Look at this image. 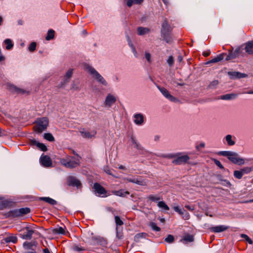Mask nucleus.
Segmentation results:
<instances>
[{"instance_id": "f257e3e1", "label": "nucleus", "mask_w": 253, "mask_h": 253, "mask_svg": "<svg viewBox=\"0 0 253 253\" xmlns=\"http://www.w3.org/2000/svg\"><path fill=\"white\" fill-rule=\"evenodd\" d=\"M165 158H173L172 163L176 165L186 164L190 160L189 156L184 153H177L175 154H169L163 156Z\"/></svg>"}, {"instance_id": "f03ea898", "label": "nucleus", "mask_w": 253, "mask_h": 253, "mask_svg": "<svg viewBox=\"0 0 253 253\" xmlns=\"http://www.w3.org/2000/svg\"><path fill=\"white\" fill-rule=\"evenodd\" d=\"M220 154L223 156L226 157L234 164L242 165L245 163V160L240 157L236 152L229 151H224L220 152Z\"/></svg>"}, {"instance_id": "7ed1b4c3", "label": "nucleus", "mask_w": 253, "mask_h": 253, "mask_svg": "<svg viewBox=\"0 0 253 253\" xmlns=\"http://www.w3.org/2000/svg\"><path fill=\"white\" fill-rule=\"evenodd\" d=\"M60 163L67 168H74L80 164V157L78 155L71 157L67 155L65 158L60 159Z\"/></svg>"}, {"instance_id": "20e7f679", "label": "nucleus", "mask_w": 253, "mask_h": 253, "mask_svg": "<svg viewBox=\"0 0 253 253\" xmlns=\"http://www.w3.org/2000/svg\"><path fill=\"white\" fill-rule=\"evenodd\" d=\"M36 125L34 126V130L38 133H41L45 130L48 125V119L46 117L39 118L37 120Z\"/></svg>"}, {"instance_id": "39448f33", "label": "nucleus", "mask_w": 253, "mask_h": 253, "mask_svg": "<svg viewBox=\"0 0 253 253\" xmlns=\"http://www.w3.org/2000/svg\"><path fill=\"white\" fill-rule=\"evenodd\" d=\"M84 69L92 75L98 82L104 85H106L107 83L104 78L94 68L88 64H85L84 66Z\"/></svg>"}, {"instance_id": "423d86ee", "label": "nucleus", "mask_w": 253, "mask_h": 253, "mask_svg": "<svg viewBox=\"0 0 253 253\" xmlns=\"http://www.w3.org/2000/svg\"><path fill=\"white\" fill-rule=\"evenodd\" d=\"M243 50V48H242V46H241L236 48L234 51L232 50H229V54L227 55L226 60H229L230 59H235L239 57L240 56H243L244 55L242 51Z\"/></svg>"}, {"instance_id": "0eeeda50", "label": "nucleus", "mask_w": 253, "mask_h": 253, "mask_svg": "<svg viewBox=\"0 0 253 253\" xmlns=\"http://www.w3.org/2000/svg\"><path fill=\"white\" fill-rule=\"evenodd\" d=\"M67 182L68 185L76 186L78 188H81V182L74 176H69L67 177Z\"/></svg>"}, {"instance_id": "6e6552de", "label": "nucleus", "mask_w": 253, "mask_h": 253, "mask_svg": "<svg viewBox=\"0 0 253 253\" xmlns=\"http://www.w3.org/2000/svg\"><path fill=\"white\" fill-rule=\"evenodd\" d=\"M80 132L81 134L82 137L85 138H91L94 137L96 134V131L92 130L91 131H88L84 128H82L80 130Z\"/></svg>"}, {"instance_id": "1a4fd4ad", "label": "nucleus", "mask_w": 253, "mask_h": 253, "mask_svg": "<svg viewBox=\"0 0 253 253\" xmlns=\"http://www.w3.org/2000/svg\"><path fill=\"white\" fill-rule=\"evenodd\" d=\"M159 89L160 92L162 93V94L168 99L172 102H176L177 101V99L171 95L169 92L164 87H159Z\"/></svg>"}, {"instance_id": "9d476101", "label": "nucleus", "mask_w": 253, "mask_h": 253, "mask_svg": "<svg viewBox=\"0 0 253 253\" xmlns=\"http://www.w3.org/2000/svg\"><path fill=\"white\" fill-rule=\"evenodd\" d=\"M173 210L178 213L184 220H188L190 218L189 213L185 210L180 209L178 206H174Z\"/></svg>"}, {"instance_id": "9b49d317", "label": "nucleus", "mask_w": 253, "mask_h": 253, "mask_svg": "<svg viewBox=\"0 0 253 253\" xmlns=\"http://www.w3.org/2000/svg\"><path fill=\"white\" fill-rule=\"evenodd\" d=\"M117 100L116 96L111 93L108 94L104 102L105 105L109 107H110L114 103L116 102Z\"/></svg>"}, {"instance_id": "f8f14e48", "label": "nucleus", "mask_w": 253, "mask_h": 253, "mask_svg": "<svg viewBox=\"0 0 253 253\" xmlns=\"http://www.w3.org/2000/svg\"><path fill=\"white\" fill-rule=\"evenodd\" d=\"M133 122L136 125L142 126L144 122V117L141 113H136L133 115Z\"/></svg>"}, {"instance_id": "ddd939ff", "label": "nucleus", "mask_w": 253, "mask_h": 253, "mask_svg": "<svg viewBox=\"0 0 253 253\" xmlns=\"http://www.w3.org/2000/svg\"><path fill=\"white\" fill-rule=\"evenodd\" d=\"M40 162L44 167H49L52 165V161L49 157L42 155L40 158Z\"/></svg>"}, {"instance_id": "4468645a", "label": "nucleus", "mask_w": 253, "mask_h": 253, "mask_svg": "<svg viewBox=\"0 0 253 253\" xmlns=\"http://www.w3.org/2000/svg\"><path fill=\"white\" fill-rule=\"evenodd\" d=\"M26 232L19 234L20 237L24 239L30 240L34 232V230L28 227L25 228Z\"/></svg>"}, {"instance_id": "2eb2a0df", "label": "nucleus", "mask_w": 253, "mask_h": 253, "mask_svg": "<svg viewBox=\"0 0 253 253\" xmlns=\"http://www.w3.org/2000/svg\"><path fill=\"white\" fill-rule=\"evenodd\" d=\"M223 142L228 146H233L236 143V137L231 134H228L223 139Z\"/></svg>"}, {"instance_id": "dca6fc26", "label": "nucleus", "mask_w": 253, "mask_h": 253, "mask_svg": "<svg viewBox=\"0 0 253 253\" xmlns=\"http://www.w3.org/2000/svg\"><path fill=\"white\" fill-rule=\"evenodd\" d=\"M172 28L169 24L168 21L165 20L162 23L161 34L162 35H166V34H169L171 31Z\"/></svg>"}, {"instance_id": "f3484780", "label": "nucleus", "mask_w": 253, "mask_h": 253, "mask_svg": "<svg viewBox=\"0 0 253 253\" xmlns=\"http://www.w3.org/2000/svg\"><path fill=\"white\" fill-rule=\"evenodd\" d=\"M226 55V54L224 53L218 54L216 57H214L212 59L207 62L206 63V64L209 65L211 63H215L218 62L222 60L224 58V56Z\"/></svg>"}, {"instance_id": "a211bd4d", "label": "nucleus", "mask_w": 253, "mask_h": 253, "mask_svg": "<svg viewBox=\"0 0 253 253\" xmlns=\"http://www.w3.org/2000/svg\"><path fill=\"white\" fill-rule=\"evenodd\" d=\"M231 79H240L243 78L247 77V75L239 72H229L228 73Z\"/></svg>"}, {"instance_id": "6ab92c4d", "label": "nucleus", "mask_w": 253, "mask_h": 253, "mask_svg": "<svg viewBox=\"0 0 253 253\" xmlns=\"http://www.w3.org/2000/svg\"><path fill=\"white\" fill-rule=\"evenodd\" d=\"M94 189L99 195H102L104 196V195H105L106 193L105 189L101 185L97 183H95L94 184Z\"/></svg>"}, {"instance_id": "aec40b11", "label": "nucleus", "mask_w": 253, "mask_h": 253, "mask_svg": "<svg viewBox=\"0 0 253 253\" xmlns=\"http://www.w3.org/2000/svg\"><path fill=\"white\" fill-rule=\"evenodd\" d=\"M240 94H241V93H240ZM238 94H239V93L237 94V93H232L226 94L225 95L220 96V99H222V100H234V99H235L237 97Z\"/></svg>"}, {"instance_id": "412c9836", "label": "nucleus", "mask_w": 253, "mask_h": 253, "mask_svg": "<svg viewBox=\"0 0 253 253\" xmlns=\"http://www.w3.org/2000/svg\"><path fill=\"white\" fill-rule=\"evenodd\" d=\"M9 89L14 92L19 94H24L27 92V91L23 89L20 88L19 87H16L14 85H9Z\"/></svg>"}, {"instance_id": "4be33fe9", "label": "nucleus", "mask_w": 253, "mask_h": 253, "mask_svg": "<svg viewBox=\"0 0 253 253\" xmlns=\"http://www.w3.org/2000/svg\"><path fill=\"white\" fill-rule=\"evenodd\" d=\"M244 49L249 54H253V42H249L245 44Z\"/></svg>"}, {"instance_id": "5701e85b", "label": "nucleus", "mask_w": 253, "mask_h": 253, "mask_svg": "<svg viewBox=\"0 0 253 253\" xmlns=\"http://www.w3.org/2000/svg\"><path fill=\"white\" fill-rule=\"evenodd\" d=\"M228 229V227L225 225H219L213 226L211 228V230L214 233L223 232Z\"/></svg>"}, {"instance_id": "b1692460", "label": "nucleus", "mask_w": 253, "mask_h": 253, "mask_svg": "<svg viewBox=\"0 0 253 253\" xmlns=\"http://www.w3.org/2000/svg\"><path fill=\"white\" fill-rule=\"evenodd\" d=\"M126 180L127 182H132L134 183H136L139 185H145V182L143 180H140L138 179L137 178H133V177H128L126 178Z\"/></svg>"}, {"instance_id": "393cba45", "label": "nucleus", "mask_w": 253, "mask_h": 253, "mask_svg": "<svg viewBox=\"0 0 253 253\" xmlns=\"http://www.w3.org/2000/svg\"><path fill=\"white\" fill-rule=\"evenodd\" d=\"M194 241L193 236L187 234H185L183 238L181 240V242L183 243H187L189 242H192Z\"/></svg>"}, {"instance_id": "a878e982", "label": "nucleus", "mask_w": 253, "mask_h": 253, "mask_svg": "<svg viewBox=\"0 0 253 253\" xmlns=\"http://www.w3.org/2000/svg\"><path fill=\"white\" fill-rule=\"evenodd\" d=\"M112 193L116 196L120 197H125L126 195H129V192L121 189L117 191H113Z\"/></svg>"}, {"instance_id": "bb28decb", "label": "nucleus", "mask_w": 253, "mask_h": 253, "mask_svg": "<svg viewBox=\"0 0 253 253\" xmlns=\"http://www.w3.org/2000/svg\"><path fill=\"white\" fill-rule=\"evenodd\" d=\"M115 222H116V224L117 225V227H116L117 236H119V226L122 225L124 224V223H123V221L120 219V217L118 216H115Z\"/></svg>"}, {"instance_id": "cd10ccee", "label": "nucleus", "mask_w": 253, "mask_h": 253, "mask_svg": "<svg viewBox=\"0 0 253 253\" xmlns=\"http://www.w3.org/2000/svg\"><path fill=\"white\" fill-rule=\"evenodd\" d=\"M8 216L13 218L20 217V215L19 209L12 210L8 212Z\"/></svg>"}, {"instance_id": "c85d7f7f", "label": "nucleus", "mask_w": 253, "mask_h": 253, "mask_svg": "<svg viewBox=\"0 0 253 253\" xmlns=\"http://www.w3.org/2000/svg\"><path fill=\"white\" fill-rule=\"evenodd\" d=\"M32 143L33 144L36 145L38 148H39L42 151H46L47 150V148L46 146L43 143H39L37 142L35 140H33L32 141Z\"/></svg>"}, {"instance_id": "c756f323", "label": "nucleus", "mask_w": 253, "mask_h": 253, "mask_svg": "<svg viewBox=\"0 0 253 253\" xmlns=\"http://www.w3.org/2000/svg\"><path fill=\"white\" fill-rule=\"evenodd\" d=\"M53 233L54 234L65 235L66 234L65 228L62 227L55 228L53 229Z\"/></svg>"}, {"instance_id": "7c9ffc66", "label": "nucleus", "mask_w": 253, "mask_h": 253, "mask_svg": "<svg viewBox=\"0 0 253 253\" xmlns=\"http://www.w3.org/2000/svg\"><path fill=\"white\" fill-rule=\"evenodd\" d=\"M149 32V29L147 28L140 27L137 28V32L139 35H144L145 34L148 33Z\"/></svg>"}, {"instance_id": "2f4dec72", "label": "nucleus", "mask_w": 253, "mask_h": 253, "mask_svg": "<svg viewBox=\"0 0 253 253\" xmlns=\"http://www.w3.org/2000/svg\"><path fill=\"white\" fill-rule=\"evenodd\" d=\"M148 199L152 202H157L158 201L162 199V197L161 196L158 195H150L148 196Z\"/></svg>"}, {"instance_id": "473e14b6", "label": "nucleus", "mask_w": 253, "mask_h": 253, "mask_svg": "<svg viewBox=\"0 0 253 253\" xmlns=\"http://www.w3.org/2000/svg\"><path fill=\"white\" fill-rule=\"evenodd\" d=\"M4 240L6 243L12 242L13 243H15L17 242V238L15 236L11 235L6 237L4 239Z\"/></svg>"}, {"instance_id": "72a5a7b5", "label": "nucleus", "mask_w": 253, "mask_h": 253, "mask_svg": "<svg viewBox=\"0 0 253 253\" xmlns=\"http://www.w3.org/2000/svg\"><path fill=\"white\" fill-rule=\"evenodd\" d=\"M72 74H73V70L72 69H69L67 71V72H66L65 76V78L66 79L64 81V84H63V85L64 84H65L69 82V79L72 77Z\"/></svg>"}, {"instance_id": "f704fd0d", "label": "nucleus", "mask_w": 253, "mask_h": 253, "mask_svg": "<svg viewBox=\"0 0 253 253\" xmlns=\"http://www.w3.org/2000/svg\"><path fill=\"white\" fill-rule=\"evenodd\" d=\"M40 199L41 200L44 201L45 202L48 203L51 205H55L57 203L55 200L49 197H42Z\"/></svg>"}, {"instance_id": "c9c22d12", "label": "nucleus", "mask_w": 253, "mask_h": 253, "mask_svg": "<svg viewBox=\"0 0 253 253\" xmlns=\"http://www.w3.org/2000/svg\"><path fill=\"white\" fill-rule=\"evenodd\" d=\"M20 217H22L25 214L29 213L30 212V209L28 208H24L19 209Z\"/></svg>"}, {"instance_id": "e433bc0d", "label": "nucleus", "mask_w": 253, "mask_h": 253, "mask_svg": "<svg viewBox=\"0 0 253 253\" xmlns=\"http://www.w3.org/2000/svg\"><path fill=\"white\" fill-rule=\"evenodd\" d=\"M143 1V0H127L126 4L128 7L131 6L134 4H140Z\"/></svg>"}, {"instance_id": "4c0bfd02", "label": "nucleus", "mask_w": 253, "mask_h": 253, "mask_svg": "<svg viewBox=\"0 0 253 253\" xmlns=\"http://www.w3.org/2000/svg\"><path fill=\"white\" fill-rule=\"evenodd\" d=\"M146 235V234L145 233H140L137 234L134 236V240L135 242H139L140 241L141 239L145 238Z\"/></svg>"}, {"instance_id": "58836bf2", "label": "nucleus", "mask_w": 253, "mask_h": 253, "mask_svg": "<svg viewBox=\"0 0 253 253\" xmlns=\"http://www.w3.org/2000/svg\"><path fill=\"white\" fill-rule=\"evenodd\" d=\"M4 42L6 44V49L7 50L11 49L13 46L11 40L9 39L5 40Z\"/></svg>"}, {"instance_id": "ea45409f", "label": "nucleus", "mask_w": 253, "mask_h": 253, "mask_svg": "<svg viewBox=\"0 0 253 253\" xmlns=\"http://www.w3.org/2000/svg\"><path fill=\"white\" fill-rule=\"evenodd\" d=\"M157 206L159 208L163 209L166 211H168L169 209V206L164 201L159 202Z\"/></svg>"}, {"instance_id": "a19ab883", "label": "nucleus", "mask_w": 253, "mask_h": 253, "mask_svg": "<svg viewBox=\"0 0 253 253\" xmlns=\"http://www.w3.org/2000/svg\"><path fill=\"white\" fill-rule=\"evenodd\" d=\"M131 140L133 143V147L138 150H142V146L137 142L136 140L133 137H131Z\"/></svg>"}, {"instance_id": "79ce46f5", "label": "nucleus", "mask_w": 253, "mask_h": 253, "mask_svg": "<svg viewBox=\"0 0 253 253\" xmlns=\"http://www.w3.org/2000/svg\"><path fill=\"white\" fill-rule=\"evenodd\" d=\"M240 170L244 175L250 173L253 170V168L251 167H247L241 169Z\"/></svg>"}, {"instance_id": "37998d69", "label": "nucleus", "mask_w": 253, "mask_h": 253, "mask_svg": "<svg viewBox=\"0 0 253 253\" xmlns=\"http://www.w3.org/2000/svg\"><path fill=\"white\" fill-rule=\"evenodd\" d=\"M54 36V31L52 30H50L48 31L47 35L46 37V40H50L52 39Z\"/></svg>"}, {"instance_id": "c03bdc74", "label": "nucleus", "mask_w": 253, "mask_h": 253, "mask_svg": "<svg viewBox=\"0 0 253 253\" xmlns=\"http://www.w3.org/2000/svg\"><path fill=\"white\" fill-rule=\"evenodd\" d=\"M243 173L241 172V170H235L234 171V176L237 179H240L243 177Z\"/></svg>"}, {"instance_id": "a18cd8bd", "label": "nucleus", "mask_w": 253, "mask_h": 253, "mask_svg": "<svg viewBox=\"0 0 253 253\" xmlns=\"http://www.w3.org/2000/svg\"><path fill=\"white\" fill-rule=\"evenodd\" d=\"M44 138L49 141H53L54 140V137L50 133H44Z\"/></svg>"}, {"instance_id": "49530a36", "label": "nucleus", "mask_w": 253, "mask_h": 253, "mask_svg": "<svg viewBox=\"0 0 253 253\" xmlns=\"http://www.w3.org/2000/svg\"><path fill=\"white\" fill-rule=\"evenodd\" d=\"M34 244L31 242H24L23 244V247L25 250H31Z\"/></svg>"}, {"instance_id": "de8ad7c7", "label": "nucleus", "mask_w": 253, "mask_h": 253, "mask_svg": "<svg viewBox=\"0 0 253 253\" xmlns=\"http://www.w3.org/2000/svg\"><path fill=\"white\" fill-rule=\"evenodd\" d=\"M164 40L168 43L171 42L172 40L169 36V34H166V35H162Z\"/></svg>"}, {"instance_id": "09e8293b", "label": "nucleus", "mask_w": 253, "mask_h": 253, "mask_svg": "<svg viewBox=\"0 0 253 253\" xmlns=\"http://www.w3.org/2000/svg\"><path fill=\"white\" fill-rule=\"evenodd\" d=\"M241 236L242 238H244L249 244L251 245L253 244V242L252 239L250 238H249V237L248 235L243 234L241 235Z\"/></svg>"}, {"instance_id": "8fccbe9b", "label": "nucleus", "mask_w": 253, "mask_h": 253, "mask_svg": "<svg viewBox=\"0 0 253 253\" xmlns=\"http://www.w3.org/2000/svg\"><path fill=\"white\" fill-rule=\"evenodd\" d=\"M150 226L153 230L156 231H159L161 230L160 228L157 226L156 224L154 222H151Z\"/></svg>"}, {"instance_id": "3c124183", "label": "nucleus", "mask_w": 253, "mask_h": 253, "mask_svg": "<svg viewBox=\"0 0 253 253\" xmlns=\"http://www.w3.org/2000/svg\"><path fill=\"white\" fill-rule=\"evenodd\" d=\"M36 43L35 42H33L30 44L28 48L30 51L33 52L36 49Z\"/></svg>"}, {"instance_id": "603ef678", "label": "nucleus", "mask_w": 253, "mask_h": 253, "mask_svg": "<svg viewBox=\"0 0 253 253\" xmlns=\"http://www.w3.org/2000/svg\"><path fill=\"white\" fill-rule=\"evenodd\" d=\"M174 240V237L172 235H169L165 239V241L169 243H171Z\"/></svg>"}, {"instance_id": "864d4df0", "label": "nucleus", "mask_w": 253, "mask_h": 253, "mask_svg": "<svg viewBox=\"0 0 253 253\" xmlns=\"http://www.w3.org/2000/svg\"><path fill=\"white\" fill-rule=\"evenodd\" d=\"M213 162H214L215 164L218 166L220 169H223L224 167L221 164V163L219 161L216 160V159H213Z\"/></svg>"}, {"instance_id": "5fc2aeb1", "label": "nucleus", "mask_w": 253, "mask_h": 253, "mask_svg": "<svg viewBox=\"0 0 253 253\" xmlns=\"http://www.w3.org/2000/svg\"><path fill=\"white\" fill-rule=\"evenodd\" d=\"M167 63L170 66L173 65V64L174 63V60H173V58L172 56H169V57L168 59L167 60Z\"/></svg>"}, {"instance_id": "6e6d98bb", "label": "nucleus", "mask_w": 253, "mask_h": 253, "mask_svg": "<svg viewBox=\"0 0 253 253\" xmlns=\"http://www.w3.org/2000/svg\"><path fill=\"white\" fill-rule=\"evenodd\" d=\"M73 250L74 251H77V252H81V251H82L84 250V249L83 248H82L81 247L78 246H73Z\"/></svg>"}, {"instance_id": "4d7b16f0", "label": "nucleus", "mask_w": 253, "mask_h": 253, "mask_svg": "<svg viewBox=\"0 0 253 253\" xmlns=\"http://www.w3.org/2000/svg\"><path fill=\"white\" fill-rule=\"evenodd\" d=\"M145 57L149 63H150L151 62V55L149 53L146 52L145 53Z\"/></svg>"}, {"instance_id": "13d9d810", "label": "nucleus", "mask_w": 253, "mask_h": 253, "mask_svg": "<svg viewBox=\"0 0 253 253\" xmlns=\"http://www.w3.org/2000/svg\"><path fill=\"white\" fill-rule=\"evenodd\" d=\"M129 46L131 47L133 53L135 57L137 56L136 50L132 43H129Z\"/></svg>"}, {"instance_id": "bf43d9fd", "label": "nucleus", "mask_w": 253, "mask_h": 253, "mask_svg": "<svg viewBox=\"0 0 253 253\" xmlns=\"http://www.w3.org/2000/svg\"><path fill=\"white\" fill-rule=\"evenodd\" d=\"M205 147V143L203 142H201L198 145L196 146V148L197 150H199L200 149L203 148Z\"/></svg>"}, {"instance_id": "052dcab7", "label": "nucleus", "mask_w": 253, "mask_h": 253, "mask_svg": "<svg viewBox=\"0 0 253 253\" xmlns=\"http://www.w3.org/2000/svg\"><path fill=\"white\" fill-rule=\"evenodd\" d=\"M104 170L107 174L112 175H113L112 170L111 169H109L108 168H105Z\"/></svg>"}, {"instance_id": "680f3d73", "label": "nucleus", "mask_w": 253, "mask_h": 253, "mask_svg": "<svg viewBox=\"0 0 253 253\" xmlns=\"http://www.w3.org/2000/svg\"><path fill=\"white\" fill-rule=\"evenodd\" d=\"M185 208H186L187 209H188V210L189 211H192L194 210V207H191L190 206H189V205H185Z\"/></svg>"}, {"instance_id": "e2e57ef3", "label": "nucleus", "mask_w": 253, "mask_h": 253, "mask_svg": "<svg viewBox=\"0 0 253 253\" xmlns=\"http://www.w3.org/2000/svg\"><path fill=\"white\" fill-rule=\"evenodd\" d=\"M224 181L225 182V183L224 184L225 186H227L228 187H231V183L229 181H227V180H224Z\"/></svg>"}, {"instance_id": "0e129e2a", "label": "nucleus", "mask_w": 253, "mask_h": 253, "mask_svg": "<svg viewBox=\"0 0 253 253\" xmlns=\"http://www.w3.org/2000/svg\"><path fill=\"white\" fill-rule=\"evenodd\" d=\"M210 53L211 52L210 51H204L203 53V55L205 57H207L210 55Z\"/></svg>"}, {"instance_id": "69168bd1", "label": "nucleus", "mask_w": 253, "mask_h": 253, "mask_svg": "<svg viewBox=\"0 0 253 253\" xmlns=\"http://www.w3.org/2000/svg\"><path fill=\"white\" fill-rule=\"evenodd\" d=\"M5 59L4 56L2 55L1 52H0V61H4Z\"/></svg>"}, {"instance_id": "338daca9", "label": "nucleus", "mask_w": 253, "mask_h": 253, "mask_svg": "<svg viewBox=\"0 0 253 253\" xmlns=\"http://www.w3.org/2000/svg\"><path fill=\"white\" fill-rule=\"evenodd\" d=\"M218 84V81H213L211 84V85H216Z\"/></svg>"}, {"instance_id": "774afa93", "label": "nucleus", "mask_w": 253, "mask_h": 253, "mask_svg": "<svg viewBox=\"0 0 253 253\" xmlns=\"http://www.w3.org/2000/svg\"><path fill=\"white\" fill-rule=\"evenodd\" d=\"M43 253H50L49 251L47 248H45L43 250Z\"/></svg>"}]
</instances>
